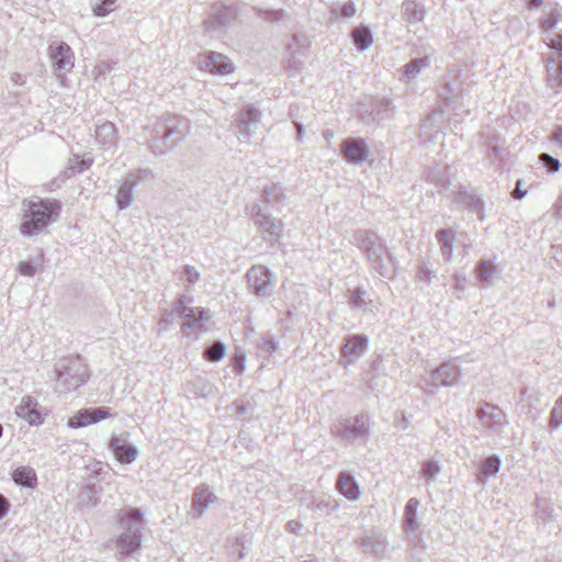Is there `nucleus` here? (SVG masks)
<instances>
[{
	"instance_id": "obj_1",
	"label": "nucleus",
	"mask_w": 562,
	"mask_h": 562,
	"mask_svg": "<svg viewBox=\"0 0 562 562\" xmlns=\"http://www.w3.org/2000/svg\"><path fill=\"white\" fill-rule=\"evenodd\" d=\"M61 209V202L56 199L24 200L20 234L32 238L48 233V227L58 221Z\"/></svg>"
},
{
	"instance_id": "obj_2",
	"label": "nucleus",
	"mask_w": 562,
	"mask_h": 562,
	"mask_svg": "<svg viewBox=\"0 0 562 562\" xmlns=\"http://www.w3.org/2000/svg\"><path fill=\"white\" fill-rule=\"evenodd\" d=\"M191 303L192 299L187 295H180L176 301L175 310L166 313L158 322V326L166 330L169 326L173 325L177 315L182 319V336L190 339H198L200 334L209 330V323L212 315L209 310L193 307Z\"/></svg>"
},
{
	"instance_id": "obj_3",
	"label": "nucleus",
	"mask_w": 562,
	"mask_h": 562,
	"mask_svg": "<svg viewBox=\"0 0 562 562\" xmlns=\"http://www.w3.org/2000/svg\"><path fill=\"white\" fill-rule=\"evenodd\" d=\"M190 133V122L180 115L166 114L153 125L148 139L149 150L157 157L170 153Z\"/></svg>"
},
{
	"instance_id": "obj_4",
	"label": "nucleus",
	"mask_w": 562,
	"mask_h": 562,
	"mask_svg": "<svg viewBox=\"0 0 562 562\" xmlns=\"http://www.w3.org/2000/svg\"><path fill=\"white\" fill-rule=\"evenodd\" d=\"M357 247L364 254L370 268L381 277L392 278L396 273L397 261L374 232L359 229L353 234Z\"/></svg>"
},
{
	"instance_id": "obj_5",
	"label": "nucleus",
	"mask_w": 562,
	"mask_h": 562,
	"mask_svg": "<svg viewBox=\"0 0 562 562\" xmlns=\"http://www.w3.org/2000/svg\"><path fill=\"white\" fill-rule=\"evenodd\" d=\"M335 439L351 445L356 440H367L371 434V417L368 413H360L353 417L337 419L330 427Z\"/></svg>"
},
{
	"instance_id": "obj_6",
	"label": "nucleus",
	"mask_w": 562,
	"mask_h": 562,
	"mask_svg": "<svg viewBox=\"0 0 562 562\" xmlns=\"http://www.w3.org/2000/svg\"><path fill=\"white\" fill-rule=\"evenodd\" d=\"M57 381L65 391L76 390L88 379V369L79 353L61 357L55 366Z\"/></svg>"
},
{
	"instance_id": "obj_7",
	"label": "nucleus",
	"mask_w": 562,
	"mask_h": 562,
	"mask_svg": "<svg viewBox=\"0 0 562 562\" xmlns=\"http://www.w3.org/2000/svg\"><path fill=\"white\" fill-rule=\"evenodd\" d=\"M236 16L237 8L235 4H226L223 1L214 2L210 8L209 18L204 21L205 32L210 37L220 38Z\"/></svg>"
},
{
	"instance_id": "obj_8",
	"label": "nucleus",
	"mask_w": 562,
	"mask_h": 562,
	"mask_svg": "<svg viewBox=\"0 0 562 562\" xmlns=\"http://www.w3.org/2000/svg\"><path fill=\"white\" fill-rule=\"evenodd\" d=\"M476 417L480 425L492 434H502L504 427L508 424L503 409L492 403H484L477 408Z\"/></svg>"
},
{
	"instance_id": "obj_9",
	"label": "nucleus",
	"mask_w": 562,
	"mask_h": 562,
	"mask_svg": "<svg viewBox=\"0 0 562 562\" xmlns=\"http://www.w3.org/2000/svg\"><path fill=\"white\" fill-rule=\"evenodd\" d=\"M47 54L58 75L70 72L75 66V53L66 42H52L48 45Z\"/></svg>"
},
{
	"instance_id": "obj_10",
	"label": "nucleus",
	"mask_w": 562,
	"mask_h": 562,
	"mask_svg": "<svg viewBox=\"0 0 562 562\" xmlns=\"http://www.w3.org/2000/svg\"><path fill=\"white\" fill-rule=\"evenodd\" d=\"M249 289L257 297H269L272 291V272L265 266H252L246 273Z\"/></svg>"
},
{
	"instance_id": "obj_11",
	"label": "nucleus",
	"mask_w": 562,
	"mask_h": 562,
	"mask_svg": "<svg viewBox=\"0 0 562 562\" xmlns=\"http://www.w3.org/2000/svg\"><path fill=\"white\" fill-rule=\"evenodd\" d=\"M257 211L254 214V223L260 232L262 238L273 245L282 236L283 224L280 220L272 217L269 213L261 210L260 206H256Z\"/></svg>"
},
{
	"instance_id": "obj_12",
	"label": "nucleus",
	"mask_w": 562,
	"mask_h": 562,
	"mask_svg": "<svg viewBox=\"0 0 562 562\" xmlns=\"http://www.w3.org/2000/svg\"><path fill=\"white\" fill-rule=\"evenodd\" d=\"M121 532L143 537L145 529L144 514L139 508L130 507L120 509L115 514Z\"/></svg>"
},
{
	"instance_id": "obj_13",
	"label": "nucleus",
	"mask_w": 562,
	"mask_h": 562,
	"mask_svg": "<svg viewBox=\"0 0 562 562\" xmlns=\"http://www.w3.org/2000/svg\"><path fill=\"white\" fill-rule=\"evenodd\" d=\"M112 416H114V414L111 412V408L106 406L82 408L68 419L67 425L70 428H80Z\"/></svg>"
},
{
	"instance_id": "obj_14",
	"label": "nucleus",
	"mask_w": 562,
	"mask_h": 562,
	"mask_svg": "<svg viewBox=\"0 0 562 562\" xmlns=\"http://www.w3.org/2000/svg\"><path fill=\"white\" fill-rule=\"evenodd\" d=\"M261 113L248 105L240 111L236 121V135L243 142H248L260 122Z\"/></svg>"
},
{
	"instance_id": "obj_15",
	"label": "nucleus",
	"mask_w": 562,
	"mask_h": 562,
	"mask_svg": "<svg viewBox=\"0 0 562 562\" xmlns=\"http://www.w3.org/2000/svg\"><path fill=\"white\" fill-rule=\"evenodd\" d=\"M344 158L352 165H362L369 157V145L360 137L347 138L341 143Z\"/></svg>"
},
{
	"instance_id": "obj_16",
	"label": "nucleus",
	"mask_w": 562,
	"mask_h": 562,
	"mask_svg": "<svg viewBox=\"0 0 562 562\" xmlns=\"http://www.w3.org/2000/svg\"><path fill=\"white\" fill-rule=\"evenodd\" d=\"M217 501L209 485L202 484L194 488L191 499L190 515L193 518H200L204 515L210 505Z\"/></svg>"
},
{
	"instance_id": "obj_17",
	"label": "nucleus",
	"mask_w": 562,
	"mask_h": 562,
	"mask_svg": "<svg viewBox=\"0 0 562 562\" xmlns=\"http://www.w3.org/2000/svg\"><path fill=\"white\" fill-rule=\"evenodd\" d=\"M18 417L26 420L31 426H38L43 424L42 407L36 400L32 396L22 397L20 404L15 408Z\"/></svg>"
},
{
	"instance_id": "obj_18",
	"label": "nucleus",
	"mask_w": 562,
	"mask_h": 562,
	"mask_svg": "<svg viewBox=\"0 0 562 562\" xmlns=\"http://www.w3.org/2000/svg\"><path fill=\"white\" fill-rule=\"evenodd\" d=\"M203 68L214 75H227L235 70L234 64L223 54L209 50L202 60Z\"/></svg>"
},
{
	"instance_id": "obj_19",
	"label": "nucleus",
	"mask_w": 562,
	"mask_h": 562,
	"mask_svg": "<svg viewBox=\"0 0 562 562\" xmlns=\"http://www.w3.org/2000/svg\"><path fill=\"white\" fill-rule=\"evenodd\" d=\"M109 448L121 463H132L138 456V449L120 436H112Z\"/></svg>"
},
{
	"instance_id": "obj_20",
	"label": "nucleus",
	"mask_w": 562,
	"mask_h": 562,
	"mask_svg": "<svg viewBox=\"0 0 562 562\" xmlns=\"http://www.w3.org/2000/svg\"><path fill=\"white\" fill-rule=\"evenodd\" d=\"M460 378V369L458 364L446 362L438 367L431 374L432 384L436 386L454 385Z\"/></svg>"
},
{
	"instance_id": "obj_21",
	"label": "nucleus",
	"mask_w": 562,
	"mask_h": 562,
	"mask_svg": "<svg viewBox=\"0 0 562 562\" xmlns=\"http://www.w3.org/2000/svg\"><path fill=\"white\" fill-rule=\"evenodd\" d=\"M142 538L139 536L127 535L126 532H120L114 540L116 551V559L122 560L125 557H130L137 552L142 547Z\"/></svg>"
},
{
	"instance_id": "obj_22",
	"label": "nucleus",
	"mask_w": 562,
	"mask_h": 562,
	"mask_svg": "<svg viewBox=\"0 0 562 562\" xmlns=\"http://www.w3.org/2000/svg\"><path fill=\"white\" fill-rule=\"evenodd\" d=\"M454 202L458 205L476 214L480 221H484V202L480 194L474 192L469 193L467 191H460L457 194Z\"/></svg>"
},
{
	"instance_id": "obj_23",
	"label": "nucleus",
	"mask_w": 562,
	"mask_h": 562,
	"mask_svg": "<svg viewBox=\"0 0 562 562\" xmlns=\"http://www.w3.org/2000/svg\"><path fill=\"white\" fill-rule=\"evenodd\" d=\"M501 465L502 460L497 454H491L484 458L479 464L476 482L482 486H485L487 480L492 476H495L499 472Z\"/></svg>"
},
{
	"instance_id": "obj_24",
	"label": "nucleus",
	"mask_w": 562,
	"mask_h": 562,
	"mask_svg": "<svg viewBox=\"0 0 562 562\" xmlns=\"http://www.w3.org/2000/svg\"><path fill=\"white\" fill-rule=\"evenodd\" d=\"M95 139L103 150L116 147L117 135L115 125L111 122H104L95 127Z\"/></svg>"
},
{
	"instance_id": "obj_25",
	"label": "nucleus",
	"mask_w": 562,
	"mask_h": 562,
	"mask_svg": "<svg viewBox=\"0 0 562 562\" xmlns=\"http://www.w3.org/2000/svg\"><path fill=\"white\" fill-rule=\"evenodd\" d=\"M336 488L349 501L360 498L359 484L349 472H340L338 474Z\"/></svg>"
},
{
	"instance_id": "obj_26",
	"label": "nucleus",
	"mask_w": 562,
	"mask_h": 562,
	"mask_svg": "<svg viewBox=\"0 0 562 562\" xmlns=\"http://www.w3.org/2000/svg\"><path fill=\"white\" fill-rule=\"evenodd\" d=\"M429 65L430 59L428 56L412 59L400 69V80L404 82L415 80L424 69L429 67Z\"/></svg>"
},
{
	"instance_id": "obj_27",
	"label": "nucleus",
	"mask_w": 562,
	"mask_h": 562,
	"mask_svg": "<svg viewBox=\"0 0 562 562\" xmlns=\"http://www.w3.org/2000/svg\"><path fill=\"white\" fill-rule=\"evenodd\" d=\"M263 200L272 207L280 210L286 204L285 189L280 183L267 186L262 192Z\"/></svg>"
},
{
	"instance_id": "obj_28",
	"label": "nucleus",
	"mask_w": 562,
	"mask_h": 562,
	"mask_svg": "<svg viewBox=\"0 0 562 562\" xmlns=\"http://www.w3.org/2000/svg\"><path fill=\"white\" fill-rule=\"evenodd\" d=\"M136 186L137 181H135L134 178L126 177L123 180L115 195V202L119 210H125L132 204Z\"/></svg>"
},
{
	"instance_id": "obj_29",
	"label": "nucleus",
	"mask_w": 562,
	"mask_h": 562,
	"mask_svg": "<svg viewBox=\"0 0 562 562\" xmlns=\"http://www.w3.org/2000/svg\"><path fill=\"white\" fill-rule=\"evenodd\" d=\"M402 10L404 20L409 24L422 22L426 14L424 3L418 0H404Z\"/></svg>"
},
{
	"instance_id": "obj_30",
	"label": "nucleus",
	"mask_w": 562,
	"mask_h": 562,
	"mask_svg": "<svg viewBox=\"0 0 562 562\" xmlns=\"http://www.w3.org/2000/svg\"><path fill=\"white\" fill-rule=\"evenodd\" d=\"M12 479L21 487L35 488L37 485L36 472L27 465L18 467L12 473Z\"/></svg>"
},
{
	"instance_id": "obj_31",
	"label": "nucleus",
	"mask_w": 562,
	"mask_h": 562,
	"mask_svg": "<svg viewBox=\"0 0 562 562\" xmlns=\"http://www.w3.org/2000/svg\"><path fill=\"white\" fill-rule=\"evenodd\" d=\"M420 503L417 498H409L404 509V528L408 533L415 532L418 527L417 509Z\"/></svg>"
},
{
	"instance_id": "obj_32",
	"label": "nucleus",
	"mask_w": 562,
	"mask_h": 562,
	"mask_svg": "<svg viewBox=\"0 0 562 562\" xmlns=\"http://www.w3.org/2000/svg\"><path fill=\"white\" fill-rule=\"evenodd\" d=\"M547 76L550 81L562 86V53H551L548 56Z\"/></svg>"
},
{
	"instance_id": "obj_33",
	"label": "nucleus",
	"mask_w": 562,
	"mask_h": 562,
	"mask_svg": "<svg viewBox=\"0 0 562 562\" xmlns=\"http://www.w3.org/2000/svg\"><path fill=\"white\" fill-rule=\"evenodd\" d=\"M369 346V338L367 335L356 334L348 335L344 339V344L341 345L339 351L342 352H355V351H364Z\"/></svg>"
},
{
	"instance_id": "obj_34",
	"label": "nucleus",
	"mask_w": 562,
	"mask_h": 562,
	"mask_svg": "<svg viewBox=\"0 0 562 562\" xmlns=\"http://www.w3.org/2000/svg\"><path fill=\"white\" fill-rule=\"evenodd\" d=\"M436 238L440 246V251L443 256V258L448 261L451 260L452 254H453V241H454V235L449 229H439L436 233Z\"/></svg>"
},
{
	"instance_id": "obj_35",
	"label": "nucleus",
	"mask_w": 562,
	"mask_h": 562,
	"mask_svg": "<svg viewBox=\"0 0 562 562\" xmlns=\"http://www.w3.org/2000/svg\"><path fill=\"white\" fill-rule=\"evenodd\" d=\"M310 508L312 510L319 512L321 514L329 515L330 513L337 510L338 503L330 496L321 495L313 497L310 503Z\"/></svg>"
},
{
	"instance_id": "obj_36",
	"label": "nucleus",
	"mask_w": 562,
	"mask_h": 562,
	"mask_svg": "<svg viewBox=\"0 0 562 562\" xmlns=\"http://www.w3.org/2000/svg\"><path fill=\"white\" fill-rule=\"evenodd\" d=\"M439 97L442 101H445L446 106L454 104L458 99L462 98V91L460 89L459 82H446L439 92Z\"/></svg>"
},
{
	"instance_id": "obj_37",
	"label": "nucleus",
	"mask_w": 562,
	"mask_h": 562,
	"mask_svg": "<svg viewBox=\"0 0 562 562\" xmlns=\"http://www.w3.org/2000/svg\"><path fill=\"white\" fill-rule=\"evenodd\" d=\"M352 38L353 44L359 52L368 49L373 42L372 33L370 29L366 26L355 29L352 32Z\"/></svg>"
},
{
	"instance_id": "obj_38",
	"label": "nucleus",
	"mask_w": 562,
	"mask_h": 562,
	"mask_svg": "<svg viewBox=\"0 0 562 562\" xmlns=\"http://www.w3.org/2000/svg\"><path fill=\"white\" fill-rule=\"evenodd\" d=\"M359 546L364 552L378 553L384 548V540L381 536H364L359 539Z\"/></svg>"
},
{
	"instance_id": "obj_39",
	"label": "nucleus",
	"mask_w": 562,
	"mask_h": 562,
	"mask_svg": "<svg viewBox=\"0 0 562 562\" xmlns=\"http://www.w3.org/2000/svg\"><path fill=\"white\" fill-rule=\"evenodd\" d=\"M440 472L441 465L437 460L428 459L422 463L420 473L427 482L435 480Z\"/></svg>"
},
{
	"instance_id": "obj_40",
	"label": "nucleus",
	"mask_w": 562,
	"mask_h": 562,
	"mask_svg": "<svg viewBox=\"0 0 562 562\" xmlns=\"http://www.w3.org/2000/svg\"><path fill=\"white\" fill-rule=\"evenodd\" d=\"M560 15L559 10L554 9L540 20V30L546 34V36L553 35L552 31L557 27L560 21Z\"/></svg>"
},
{
	"instance_id": "obj_41",
	"label": "nucleus",
	"mask_w": 562,
	"mask_h": 562,
	"mask_svg": "<svg viewBox=\"0 0 562 562\" xmlns=\"http://www.w3.org/2000/svg\"><path fill=\"white\" fill-rule=\"evenodd\" d=\"M495 271L494 265L488 260H481L476 263L474 272L481 281L486 282Z\"/></svg>"
},
{
	"instance_id": "obj_42",
	"label": "nucleus",
	"mask_w": 562,
	"mask_h": 562,
	"mask_svg": "<svg viewBox=\"0 0 562 562\" xmlns=\"http://www.w3.org/2000/svg\"><path fill=\"white\" fill-rule=\"evenodd\" d=\"M93 160L88 158H80L79 155H72L69 158V169L72 173H80L87 170L91 165Z\"/></svg>"
},
{
	"instance_id": "obj_43",
	"label": "nucleus",
	"mask_w": 562,
	"mask_h": 562,
	"mask_svg": "<svg viewBox=\"0 0 562 562\" xmlns=\"http://www.w3.org/2000/svg\"><path fill=\"white\" fill-rule=\"evenodd\" d=\"M435 277V271L430 269L429 261L423 260L417 266L416 280L425 284H429Z\"/></svg>"
},
{
	"instance_id": "obj_44",
	"label": "nucleus",
	"mask_w": 562,
	"mask_h": 562,
	"mask_svg": "<svg viewBox=\"0 0 562 562\" xmlns=\"http://www.w3.org/2000/svg\"><path fill=\"white\" fill-rule=\"evenodd\" d=\"M117 0H97L93 4V13L97 16H106L115 9V3Z\"/></svg>"
},
{
	"instance_id": "obj_45",
	"label": "nucleus",
	"mask_w": 562,
	"mask_h": 562,
	"mask_svg": "<svg viewBox=\"0 0 562 562\" xmlns=\"http://www.w3.org/2000/svg\"><path fill=\"white\" fill-rule=\"evenodd\" d=\"M539 161L547 168L548 172H555L561 168L560 160L547 153L539 156Z\"/></svg>"
},
{
	"instance_id": "obj_46",
	"label": "nucleus",
	"mask_w": 562,
	"mask_h": 562,
	"mask_svg": "<svg viewBox=\"0 0 562 562\" xmlns=\"http://www.w3.org/2000/svg\"><path fill=\"white\" fill-rule=\"evenodd\" d=\"M543 41L552 53H562V33L546 36Z\"/></svg>"
},
{
	"instance_id": "obj_47",
	"label": "nucleus",
	"mask_w": 562,
	"mask_h": 562,
	"mask_svg": "<svg viewBox=\"0 0 562 562\" xmlns=\"http://www.w3.org/2000/svg\"><path fill=\"white\" fill-rule=\"evenodd\" d=\"M18 270L22 276L33 277L37 271V266L30 260H24L19 263Z\"/></svg>"
},
{
	"instance_id": "obj_48",
	"label": "nucleus",
	"mask_w": 562,
	"mask_h": 562,
	"mask_svg": "<svg viewBox=\"0 0 562 562\" xmlns=\"http://www.w3.org/2000/svg\"><path fill=\"white\" fill-rule=\"evenodd\" d=\"M154 177V172L149 168L137 169L135 172L127 176V178H134L137 181V184L145 182L146 180Z\"/></svg>"
},
{
	"instance_id": "obj_49",
	"label": "nucleus",
	"mask_w": 562,
	"mask_h": 562,
	"mask_svg": "<svg viewBox=\"0 0 562 562\" xmlns=\"http://www.w3.org/2000/svg\"><path fill=\"white\" fill-rule=\"evenodd\" d=\"M183 274L190 285L195 284L200 280V272L193 266L186 265Z\"/></svg>"
},
{
	"instance_id": "obj_50",
	"label": "nucleus",
	"mask_w": 562,
	"mask_h": 562,
	"mask_svg": "<svg viewBox=\"0 0 562 562\" xmlns=\"http://www.w3.org/2000/svg\"><path fill=\"white\" fill-rule=\"evenodd\" d=\"M549 425L552 429H557L562 425V409L560 406H554L550 413Z\"/></svg>"
},
{
	"instance_id": "obj_51",
	"label": "nucleus",
	"mask_w": 562,
	"mask_h": 562,
	"mask_svg": "<svg viewBox=\"0 0 562 562\" xmlns=\"http://www.w3.org/2000/svg\"><path fill=\"white\" fill-rule=\"evenodd\" d=\"M366 291L356 289L351 292V299L350 304L355 307H364L366 301H364Z\"/></svg>"
},
{
	"instance_id": "obj_52",
	"label": "nucleus",
	"mask_w": 562,
	"mask_h": 562,
	"mask_svg": "<svg viewBox=\"0 0 562 562\" xmlns=\"http://www.w3.org/2000/svg\"><path fill=\"white\" fill-rule=\"evenodd\" d=\"M356 13V5L353 1H348L339 8V14L344 18H351Z\"/></svg>"
},
{
	"instance_id": "obj_53",
	"label": "nucleus",
	"mask_w": 562,
	"mask_h": 562,
	"mask_svg": "<svg viewBox=\"0 0 562 562\" xmlns=\"http://www.w3.org/2000/svg\"><path fill=\"white\" fill-rule=\"evenodd\" d=\"M284 15H285V11L283 9L269 10L266 12L267 20L272 21V22H278V21L282 20L284 18Z\"/></svg>"
},
{
	"instance_id": "obj_54",
	"label": "nucleus",
	"mask_w": 562,
	"mask_h": 562,
	"mask_svg": "<svg viewBox=\"0 0 562 562\" xmlns=\"http://www.w3.org/2000/svg\"><path fill=\"white\" fill-rule=\"evenodd\" d=\"M95 77H104L110 71V66L105 61L99 63L93 69Z\"/></svg>"
},
{
	"instance_id": "obj_55",
	"label": "nucleus",
	"mask_w": 562,
	"mask_h": 562,
	"mask_svg": "<svg viewBox=\"0 0 562 562\" xmlns=\"http://www.w3.org/2000/svg\"><path fill=\"white\" fill-rule=\"evenodd\" d=\"M234 366L236 373L240 374L245 368V353H235Z\"/></svg>"
},
{
	"instance_id": "obj_56",
	"label": "nucleus",
	"mask_w": 562,
	"mask_h": 562,
	"mask_svg": "<svg viewBox=\"0 0 562 562\" xmlns=\"http://www.w3.org/2000/svg\"><path fill=\"white\" fill-rule=\"evenodd\" d=\"M302 528V525L297 520H290L285 525L286 531L299 535L300 530Z\"/></svg>"
},
{
	"instance_id": "obj_57",
	"label": "nucleus",
	"mask_w": 562,
	"mask_h": 562,
	"mask_svg": "<svg viewBox=\"0 0 562 562\" xmlns=\"http://www.w3.org/2000/svg\"><path fill=\"white\" fill-rule=\"evenodd\" d=\"M521 183H522V181H521V180H518V181L516 182V188H515V190H514V192H513V196H514L515 199H518V200H521V199H524V198L527 195V190H524V189L521 188Z\"/></svg>"
},
{
	"instance_id": "obj_58",
	"label": "nucleus",
	"mask_w": 562,
	"mask_h": 562,
	"mask_svg": "<svg viewBox=\"0 0 562 562\" xmlns=\"http://www.w3.org/2000/svg\"><path fill=\"white\" fill-rule=\"evenodd\" d=\"M9 507V501L2 494H0V519L7 515Z\"/></svg>"
},
{
	"instance_id": "obj_59",
	"label": "nucleus",
	"mask_w": 562,
	"mask_h": 562,
	"mask_svg": "<svg viewBox=\"0 0 562 562\" xmlns=\"http://www.w3.org/2000/svg\"><path fill=\"white\" fill-rule=\"evenodd\" d=\"M265 346L268 351H276L279 348V342L274 337L269 336L265 339Z\"/></svg>"
},
{
	"instance_id": "obj_60",
	"label": "nucleus",
	"mask_w": 562,
	"mask_h": 562,
	"mask_svg": "<svg viewBox=\"0 0 562 562\" xmlns=\"http://www.w3.org/2000/svg\"><path fill=\"white\" fill-rule=\"evenodd\" d=\"M454 281H456V290L457 291H463L464 288H465V282H467V279L464 276H461L459 273H456L454 274Z\"/></svg>"
},
{
	"instance_id": "obj_61",
	"label": "nucleus",
	"mask_w": 562,
	"mask_h": 562,
	"mask_svg": "<svg viewBox=\"0 0 562 562\" xmlns=\"http://www.w3.org/2000/svg\"><path fill=\"white\" fill-rule=\"evenodd\" d=\"M81 497H82V502L86 501V497L88 498V503L87 504H95V497H94V494L92 492V490L90 487L86 488L85 491H82L81 493Z\"/></svg>"
},
{
	"instance_id": "obj_62",
	"label": "nucleus",
	"mask_w": 562,
	"mask_h": 562,
	"mask_svg": "<svg viewBox=\"0 0 562 562\" xmlns=\"http://www.w3.org/2000/svg\"><path fill=\"white\" fill-rule=\"evenodd\" d=\"M11 80L12 82H14L15 85H25L26 82V76L23 75V74H20V72H13L11 75Z\"/></svg>"
},
{
	"instance_id": "obj_63",
	"label": "nucleus",
	"mask_w": 562,
	"mask_h": 562,
	"mask_svg": "<svg viewBox=\"0 0 562 562\" xmlns=\"http://www.w3.org/2000/svg\"><path fill=\"white\" fill-rule=\"evenodd\" d=\"M203 355H204L205 360H207L209 362H218L225 356V353H203Z\"/></svg>"
},
{
	"instance_id": "obj_64",
	"label": "nucleus",
	"mask_w": 562,
	"mask_h": 562,
	"mask_svg": "<svg viewBox=\"0 0 562 562\" xmlns=\"http://www.w3.org/2000/svg\"><path fill=\"white\" fill-rule=\"evenodd\" d=\"M550 139L562 145V126H559L554 130V132L551 134Z\"/></svg>"
}]
</instances>
